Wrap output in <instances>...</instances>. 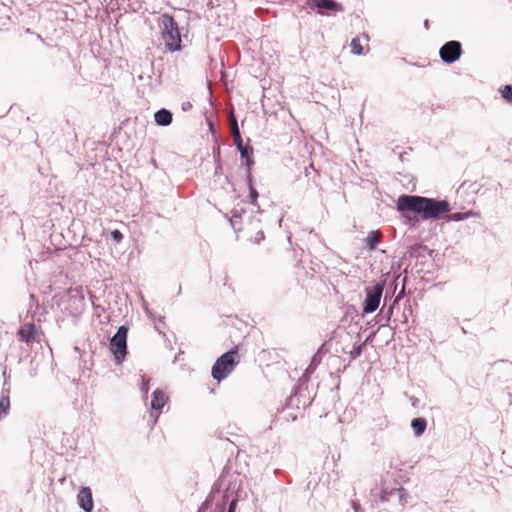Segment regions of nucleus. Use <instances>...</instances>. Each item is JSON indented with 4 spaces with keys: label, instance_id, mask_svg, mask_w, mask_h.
<instances>
[{
    "label": "nucleus",
    "instance_id": "5701e85b",
    "mask_svg": "<svg viewBox=\"0 0 512 512\" xmlns=\"http://www.w3.org/2000/svg\"><path fill=\"white\" fill-rule=\"evenodd\" d=\"M351 52L355 55L363 54V47L360 44V40L358 37H355L351 41Z\"/></svg>",
    "mask_w": 512,
    "mask_h": 512
},
{
    "label": "nucleus",
    "instance_id": "4c0bfd02",
    "mask_svg": "<svg viewBox=\"0 0 512 512\" xmlns=\"http://www.w3.org/2000/svg\"><path fill=\"white\" fill-rule=\"evenodd\" d=\"M188 106L190 107V103H187V105H183V110H186V108H188Z\"/></svg>",
    "mask_w": 512,
    "mask_h": 512
},
{
    "label": "nucleus",
    "instance_id": "cd10ccee",
    "mask_svg": "<svg viewBox=\"0 0 512 512\" xmlns=\"http://www.w3.org/2000/svg\"><path fill=\"white\" fill-rule=\"evenodd\" d=\"M110 235H111V238H112L115 242H117V243L121 242V241H122V239H123V234H122V232H121L120 230H118V229H115V230L111 231Z\"/></svg>",
    "mask_w": 512,
    "mask_h": 512
},
{
    "label": "nucleus",
    "instance_id": "2f4dec72",
    "mask_svg": "<svg viewBox=\"0 0 512 512\" xmlns=\"http://www.w3.org/2000/svg\"><path fill=\"white\" fill-rule=\"evenodd\" d=\"M327 346V343H323L319 348L318 350L316 351V354L321 356L323 358V356L328 353V348L326 347Z\"/></svg>",
    "mask_w": 512,
    "mask_h": 512
},
{
    "label": "nucleus",
    "instance_id": "1a4fd4ad",
    "mask_svg": "<svg viewBox=\"0 0 512 512\" xmlns=\"http://www.w3.org/2000/svg\"><path fill=\"white\" fill-rule=\"evenodd\" d=\"M77 500L79 507L84 512H92L94 508L92 491L89 487H81L78 492Z\"/></svg>",
    "mask_w": 512,
    "mask_h": 512
},
{
    "label": "nucleus",
    "instance_id": "dca6fc26",
    "mask_svg": "<svg viewBox=\"0 0 512 512\" xmlns=\"http://www.w3.org/2000/svg\"><path fill=\"white\" fill-rule=\"evenodd\" d=\"M216 493H219V487L217 484H214L211 488L209 495L207 496L205 501L200 505L197 512H206L209 508H211Z\"/></svg>",
    "mask_w": 512,
    "mask_h": 512
},
{
    "label": "nucleus",
    "instance_id": "ddd939ff",
    "mask_svg": "<svg viewBox=\"0 0 512 512\" xmlns=\"http://www.w3.org/2000/svg\"><path fill=\"white\" fill-rule=\"evenodd\" d=\"M173 114L170 110L162 108L155 112L154 121L158 126L166 127L172 123Z\"/></svg>",
    "mask_w": 512,
    "mask_h": 512
},
{
    "label": "nucleus",
    "instance_id": "79ce46f5",
    "mask_svg": "<svg viewBox=\"0 0 512 512\" xmlns=\"http://www.w3.org/2000/svg\"><path fill=\"white\" fill-rule=\"evenodd\" d=\"M218 169H220V166H217L215 173H218Z\"/></svg>",
    "mask_w": 512,
    "mask_h": 512
},
{
    "label": "nucleus",
    "instance_id": "f03ea898",
    "mask_svg": "<svg viewBox=\"0 0 512 512\" xmlns=\"http://www.w3.org/2000/svg\"><path fill=\"white\" fill-rule=\"evenodd\" d=\"M159 27L166 48L170 52L180 51L182 49L181 33L175 19L169 14H163L159 18Z\"/></svg>",
    "mask_w": 512,
    "mask_h": 512
},
{
    "label": "nucleus",
    "instance_id": "72a5a7b5",
    "mask_svg": "<svg viewBox=\"0 0 512 512\" xmlns=\"http://www.w3.org/2000/svg\"><path fill=\"white\" fill-rule=\"evenodd\" d=\"M352 508H353L354 512H362L360 504L356 501L352 502Z\"/></svg>",
    "mask_w": 512,
    "mask_h": 512
},
{
    "label": "nucleus",
    "instance_id": "e433bc0d",
    "mask_svg": "<svg viewBox=\"0 0 512 512\" xmlns=\"http://www.w3.org/2000/svg\"><path fill=\"white\" fill-rule=\"evenodd\" d=\"M188 106L190 107V103H187V105H183V110H186V108H188Z\"/></svg>",
    "mask_w": 512,
    "mask_h": 512
},
{
    "label": "nucleus",
    "instance_id": "a19ab883",
    "mask_svg": "<svg viewBox=\"0 0 512 512\" xmlns=\"http://www.w3.org/2000/svg\"><path fill=\"white\" fill-rule=\"evenodd\" d=\"M424 25H425V27L428 26V20L425 21Z\"/></svg>",
    "mask_w": 512,
    "mask_h": 512
},
{
    "label": "nucleus",
    "instance_id": "f704fd0d",
    "mask_svg": "<svg viewBox=\"0 0 512 512\" xmlns=\"http://www.w3.org/2000/svg\"><path fill=\"white\" fill-rule=\"evenodd\" d=\"M246 181H247L248 188H249L250 185H252V175H251L250 170H248V169H247Z\"/></svg>",
    "mask_w": 512,
    "mask_h": 512
},
{
    "label": "nucleus",
    "instance_id": "7c9ffc66",
    "mask_svg": "<svg viewBox=\"0 0 512 512\" xmlns=\"http://www.w3.org/2000/svg\"><path fill=\"white\" fill-rule=\"evenodd\" d=\"M327 346V343H323L319 348L318 350L316 351V354L321 356L323 358V356L328 353V348L326 347Z\"/></svg>",
    "mask_w": 512,
    "mask_h": 512
},
{
    "label": "nucleus",
    "instance_id": "4468645a",
    "mask_svg": "<svg viewBox=\"0 0 512 512\" xmlns=\"http://www.w3.org/2000/svg\"><path fill=\"white\" fill-rule=\"evenodd\" d=\"M6 385L7 380L5 379L0 398V412H2L4 416L8 415L10 410V389L7 388Z\"/></svg>",
    "mask_w": 512,
    "mask_h": 512
},
{
    "label": "nucleus",
    "instance_id": "bb28decb",
    "mask_svg": "<svg viewBox=\"0 0 512 512\" xmlns=\"http://www.w3.org/2000/svg\"><path fill=\"white\" fill-rule=\"evenodd\" d=\"M247 224L251 226L252 229H257L260 224V219L256 216H249Z\"/></svg>",
    "mask_w": 512,
    "mask_h": 512
},
{
    "label": "nucleus",
    "instance_id": "c9c22d12",
    "mask_svg": "<svg viewBox=\"0 0 512 512\" xmlns=\"http://www.w3.org/2000/svg\"><path fill=\"white\" fill-rule=\"evenodd\" d=\"M411 399H412V405H413V406H416V403H417L418 399H417V398H415V397H413V398H411Z\"/></svg>",
    "mask_w": 512,
    "mask_h": 512
},
{
    "label": "nucleus",
    "instance_id": "20e7f679",
    "mask_svg": "<svg viewBox=\"0 0 512 512\" xmlns=\"http://www.w3.org/2000/svg\"><path fill=\"white\" fill-rule=\"evenodd\" d=\"M127 335L128 328L120 326L116 333L111 337L109 349L114 356L116 364L120 365L127 355Z\"/></svg>",
    "mask_w": 512,
    "mask_h": 512
},
{
    "label": "nucleus",
    "instance_id": "6e6552de",
    "mask_svg": "<svg viewBox=\"0 0 512 512\" xmlns=\"http://www.w3.org/2000/svg\"><path fill=\"white\" fill-rule=\"evenodd\" d=\"M234 144L240 153L242 159L245 160L246 169L251 170L254 165V160L252 158L253 149L250 146H244L243 140L241 136H238L234 139Z\"/></svg>",
    "mask_w": 512,
    "mask_h": 512
},
{
    "label": "nucleus",
    "instance_id": "7ed1b4c3",
    "mask_svg": "<svg viewBox=\"0 0 512 512\" xmlns=\"http://www.w3.org/2000/svg\"><path fill=\"white\" fill-rule=\"evenodd\" d=\"M238 363V351L232 348L216 360L211 371L212 377L218 382L224 380Z\"/></svg>",
    "mask_w": 512,
    "mask_h": 512
},
{
    "label": "nucleus",
    "instance_id": "f257e3e1",
    "mask_svg": "<svg viewBox=\"0 0 512 512\" xmlns=\"http://www.w3.org/2000/svg\"><path fill=\"white\" fill-rule=\"evenodd\" d=\"M396 208L399 213L413 212L424 220L439 219L451 210L447 200L406 194L398 197Z\"/></svg>",
    "mask_w": 512,
    "mask_h": 512
},
{
    "label": "nucleus",
    "instance_id": "b1692460",
    "mask_svg": "<svg viewBox=\"0 0 512 512\" xmlns=\"http://www.w3.org/2000/svg\"><path fill=\"white\" fill-rule=\"evenodd\" d=\"M258 196H259V194H258L257 190L253 187V185H250V187H249V197H250L251 203L254 206H257L259 208V206L257 205Z\"/></svg>",
    "mask_w": 512,
    "mask_h": 512
},
{
    "label": "nucleus",
    "instance_id": "a878e982",
    "mask_svg": "<svg viewBox=\"0 0 512 512\" xmlns=\"http://www.w3.org/2000/svg\"><path fill=\"white\" fill-rule=\"evenodd\" d=\"M231 133H232L233 139H235L237 137V135L241 136V133H240V130H239V127H238V123H237V120L235 118L232 119Z\"/></svg>",
    "mask_w": 512,
    "mask_h": 512
},
{
    "label": "nucleus",
    "instance_id": "aec40b11",
    "mask_svg": "<svg viewBox=\"0 0 512 512\" xmlns=\"http://www.w3.org/2000/svg\"><path fill=\"white\" fill-rule=\"evenodd\" d=\"M472 216H474L473 211H468V212H464V213L456 212V213L449 214L448 219L450 221L458 222V221L466 220Z\"/></svg>",
    "mask_w": 512,
    "mask_h": 512
},
{
    "label": "nucleus",
    "instance_id": "2eb2a0df",
    "mask_svg": "<svg viewBox=\"0 0 512 512\" xmlns=\"http://www.w3.org/2000/svg\"><path fill=\"white\" fill-rule=\"evenodd\" d=\"M411 427L413 429L414 435L416 437H420L424 434L427 428V420L423 417H416L411 420Z\"/></svg>",
    "mask_w": 512,
    "mask_h": 512
},
{
    "label": "nucleus",
    "instance_id": "6ab92c4d",
    "mask_svg": "<svg viewBox=\"0 0 512 512\" xmlns=\"http://www.w3.org/2000/svg\"><path fill=\"white\" fill-rule=\"evenodd\" d=\"M370 338H371V336L367 337L364 342L359 343V344H355L353 346V349L351 351H349L350 361L355 360L356 358H358L362 354L363 348L366 346V344L368 343Z\"/></svg>",
    "mask_w": 512,
    "mask_h": 512
},
{
    "label": "nucleus",
    "instance_id": "423d86ee",
    "mask_svg": "<svg viewBox=\"0 0 512 512\" xmlns=\"http://www.w3.org/2000/svg\"><path fill=\"white\" fill-rule=\"evenodd\" d=\"M461 55L462 45L456 40L446 42L439 50L440 59L446 64L455 63L460 59Z\"/></svg>",
    "mask_w": 512,
    "mask_h": 512
},
{
    "label": "nucleus",
    "instance_id": "f8f14e48",
    "mask_svg": "<svg viewBox=\"0 0 512 512\" xmlns=\"http://www.w3.org/2000/svg\"><path fill=\"white\" fill-rule=\"evenodd\" d=\"M232 217L230 219L231 226L235 231L241 230L243 227L241 226L244 224V217L246 216V211L242 207H234L231 211Z\"/></svg>",
    "mask_w": 512,
    "mask_h": 512
},
{
    "label": "nucleus",
    "instance_id": "393cba45",
    "mask_svg": "<svg viewBox=\"0 0 512 512\" xmlns=\"http://www.w3.org/2000/svg\"><path fill=\"white\" fill-rule=\"evenodd\" d=\"M410 212L400 213L401 216L404 218V222L410 226H414L418 219L415 216H410Z\"/></svg>",
    "mask_w": 512,
    "mask_h": 512
},
{
    "label": "nucleus",
    "instance_id": "473e14b6",
    "mask_svg": "<svg viewBox=\"0 0 512 512\" xmlns=\"http://www.w3.org/2000/svg\"><path fill=\"white\" fill-rule=\"evenodd\" d=\"M263 239H264V233H263V231H261V230L257 231V233H256V237H255V242H257V243H258V242H260V241H261V240H263Z\"/></svg>",
    "mask_w": 512,
    "mask_h": 512
},
{
    "label": "nucleus",
    "instance_id": "c85d7f7f",
    "mask_svg": "<svg viewBox=\"0 0 512 512\" xmlns=\"http://www.w3.org/2000/svg\"><path fill=\"white\" fill-rule=\"evenodd\" d=\"M140 390H141L143 396L145 398H147V394H148V391H149V382H148V380L145 381L143 376H142V384H141Z\"/></svg>",
    "mask_w": 512,
    "mask_h": 512
},
{
    "label": "nucleus",
    "instance_id": "9d476101",
    "mask_svg": "<svg viewBox=\"0 0 512 512\" xmlns=\"http://www.w3.org/2000/svg\"><path fill=\"white\" fill-rule=\"evenodd\" d=\"M311 8L318 9L320 14H324V11H342V5L335 0H309Z\"/></svg>",
    "mask_w": 512,
    "mask_h": 512
},
{
    "label": "nucleus",
    "instance_id": "c756f323",
    "mask_svg": "<svg viewBox=\"0 0 512 512\" xmlns=\"http://www.w3.org/2000/svg\"><path fill=\"white\" fill-rule=\"evenodd\" d=\"M238 499L234 498L228 503V509L226 512H235L237 507Z\"/></svg>",
    "mask_w": 512,
    "mask_h": 512
},
{
    "label": "nucleus",
    "instance_id": "ea45409f",
    "mask_svg": "<svg viewBox=\"0 0 512 512\" xmlns=\"http://www.w3.org/2000/svg\"><path fill=\"white\" fill-rule=\"evenodd\" d=\"M3 376L6 377V368L3 371Z\"/></svg>",
    "mask_w": 512,
    "mask_h": 512
},
{
    "label": "nucleus",
    "instance_id": "a211bd4d",
    "mask_svg": "<svg viewBox=\"0 0 512 512\" xmlns=\"http://www.w3.org/2000/svg\"><path fill=\"white\" fill-rule=\"evenodd\" d=\"M322 357L316 353L312 356L309 366L306 368L302 378L308 379L309 376L315 371L317 366L321 363Z\"/></svg>",
    "mask_w": 512,
    "mask_h": 512
},
{
    "label": "nucleus",
    "instance_id": "4be33fe9",
    "mask_svg": "<svg viewBox=\"0 0 512 512\" xmlns=\"http://www.w3.org/2000/svg\"><path fill=\"white\" fill-rule=\"evenodd\" d=\"M502 98L509 104L512 103V85L507 84L500 89Z\"/></svg>",
    "mask_w": 512,
    "mask_h": 512
},
{
    "label": "nucleus",
    "instance_id": "58836bf2",
    "mask_svg": "<svg viewBox=\"0 0 512 512\" xmlns=\"http://www.w3.org/2000/svg\"><path fill=\"white\" fill-rule=\"evenodd\" d=\"M188 106L190 107V103H187V105H183V110H186V108H188Z\"/></svg>",
    "mask_w": 512,
    "mask_h": 512
},
{
    "label": "nucleus",
    "instance_id": "39448f33",
    "mask_svg": "<svg viewBox=\"0 0 512 512\" xmlns=\"http://www.w3.org/2000/svg\"><path fill=\"white\" fill-rule=\"evenodd\" d=\"M385 282L380 281L371 287L365 288L366 297L363 302V313L371 314L375 312L382 298Z\"/></svg>",
    "mask_w": 512,
    "mask_h": 512
},
{
    "label": "nucleus",
    "instance_id": "0eeeda50",
    "mask_svg": "<svg viewBox=\"0 0 512 512\" xmlns=\"http://www.w3.org/2000/svg\"><path fill=\"white\" fill-rule=\"evenodd\" d=\"M168 402V396L165 394V392L159 388H157L152 393V399H151V411H150V418L152 419V426L156 424L159 415L162 412V409Z\"/></svg>",
    "mask_w": 512,
    "mask_h": 512
},
{
    "label": "nucleus",
    "instance_id": "412c9836",
    "mask_svg": "<svg viewBox=\"0 0 512 512\" xmlns=\"http://www.w3.org/2000/svg\"><path fill=\"white\" fill-rule=\"evenodd\" d=\"M229 501V495L227 492L223 493L221 500L215 504L212 512H225V506Z\"/></svg>",
    "mask_w": 512,
    "mask_h": 512
},
{
    "label": "nucleus",
    "instance_id": "9b49d317",
    "mask_svg": "<svg viewBox=\"0 0 512 512\" xmlns=\"http://www.w3.org/2000/svg\"><path fill=\"white\" fill-rule=\"evenodd\" d=\"M17 334L21 341L30 343L35 339L37 335V329L34 323H25L19 328Z\"/></svg>",
    "mask_w": 512,
    "mask_h": 512
},
{
    "label": "nucleus",
    "instance_id": "f3484780",
    "mask_svg": "<svg viewBox=\"0 0 512 512\" xmlns=\"http://www.w3.org/2000/svg\"><path fill=\"white\" fill-rule=\"evenodd\" d=\"M381 240V233L379 231H370L365 239L366 247L368 250H375Z\"/></svg>",
    "mask_w": 512,
    "mask_h": 512
}]
</instances>
